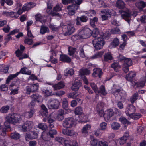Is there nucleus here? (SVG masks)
I'll return each instance as SVG.
<instances>
[{"mask_svg": "<svg viewBox=\"0 0 146 146\" xmlns=\"http://www.w3.org/2000/svg\"><path fill=\"white\" fill-rule=\"evenodd\" d=\"M48 133L50 136L53 138L54 137V136L57 133V131L55 129H51L49 131Z\"/></svg>", "mask_w": 146, "mask_h": 146, "instance_id": "nucleus-55", "label": "nucleus"}, {"mask_svg": "<svg viewBox=\"0 0 146 146\" xmlns=\"http://www.w3.org/2000/svg\"><path fill=\"white\" fill-rule=\"evenodd\" d=\"M23 53V52L20 50L19 49H18L17 50L15 51V54L16 57L19 58L21 57Z\"/></svg>", "mask_w": 146, "mask_h": 146, "instance_id": "nucleus-61", "label": "nucleus"}, {"mask_svg": "<svg viewBox=\"0 0 146 146\" xmlns=\"http://www.w3.org/2000/svg\"><path fill=\"white\" fill-rule=\"evenodd\" d=\"M79 118H78L76 120L79 122L81 123H84L87 122L86 119L85 118H86L85 116L82 117H80V116H78Z\"/></svg>", "mask_w": 146, "mask_h": 146, "instance_id": "nucleus-56", "label": "nucleus"}, {"mask_svg": "<svg viewBox=\"0 0 146 146\" xmlns=\"http://www.w3.org/2000/svg\"><path fill=\"white\" fill-rule=\"evenodd\" d=\"M47 120L48 122L49 125V127L52 129L54 127V120L51 118V116H49L47 119Z\"/></svg>", "mask_w": 146, "mask_h": 146, "instance_id": "nucleus-33", "label": "nucleus"}, {"mask_svg": "<svg viewBox=\"0 0 146 146\" xmlns=\"http://www.w3.org/2000/svg\"><path fill=\"white\" fill-rule=\"evenodd\" d=\"M31 39H29L27 37L25 38L24 43L25 44L29 45H31L33 43V41Z\"/></svg>", "mask_w": 146, "mask_h": 146, "instance_id": "nucleus-50", "label": "nucleus"}, {"mask_svg": "<svg viewBox=\"0 0 146 146\" xmlns=\"http://www.w3.org/2000/svg\"><path fill=\"white\" fill-rule=\"evenodd\" d=\"M104 103L102 102H100L97 105L96 109L97 111L104 110Z\"/></svg>", "mask_w": 146, "mask_h": 146, "instance_id": "nucleus-45", "label": "nucleus"}, {"mask_svg": "<svg viewBox=\"0 0 146 146\" xmlns=\"http://www.w3.org/2000/svg\"><path fill=\"white\" fill-rule=\"evenodd\" d=\"M79 6L77 5L74 3L68 5L67 6V9L68 10V13L70 15H73L75 13V11H76Z\"/></svg>", "mask_w": 146, "mask_h": 146, "instance_id": "nucleus-10", "label": "nucleus"}, {"mask_svg": "<svg viewBox=\"0 0 146 146\" xmlns=\"http://www.w3.org/2000/svg\"><path fill=\"white\" fill-rule=\"evenodd\" d=\"M74 21L72 20L67 21L65 23H61L60 25L62 27V31L65 36L70 35L74 32Z\"/></svg>", "mask_w": 146, "mask_h": 146, "instance_id": "nucleus-2", "label": "nucleus"}, {"mask_svg": "<svg viewBox=\"0 0 146 146\" xmlns=\"http://www.w3.org/2000/svg\"><path fill=\"white\" fill-rule=\"evenodd\" d=\"M91 125L90 124H87L84 126L82 129L81 131L82 133L87 134L88 130L91 128Z\"/></svg>", "mask_w": 146, "mask_h": 146, "instance_id": "nucleus-35", "label": "nucleus"}, {"mask_svg": "<svg viewBox=\"0 0 146 146\" xmlns=\"http://www.w3.org/2000/svg\"><path fill=\"white\" fill-rule=\"evenodd\" d=\"M93 72L92 74V76L94 77H98L99 78H101L103 73L102 69L99 68H94L93 70Z\"/></svg>", "mask_w": 146, "mask_h": 146, "instance_id": "nucleus-14", "label": "nucleus"}, {"mask_svg": "<svg viewBox=\"0 0 146 146\" xmlns=\"http://www.w3.org/2000/svg\"><path fill=\"white\" fill-rule=\"evenodd\" d=\"M98 21V18L97 17H94L93 19H91L90 20V24L92 27L94 28L96 27V24L97 23Z\"/></svg>", "mask_w": 146, "mask_h": 146, "instance_id": "nucleus-32", "label": "nucleus"}, {"mask_svg": "<svg viewBox=\"0 0 146 146\" xmlns=\"http://www.w3.org/2000/svg\"><path fill=\"white\" fill-rule=\"evenodd\" d=\"M74 73V70L72 68H69L67 69L65 71L64 74L65 76H67L69 75L72 76L73 75Z\"/></svg>", "mask_w": 146, "mask_h": 146, "instance_id": "nucleus-36", "label": "nucleus"}, {"mask_svg": "<svg viewBox=\"0 0 146 146\" xmlns=\"http://www.w3.org/2000/svg\"><path fill=\"white\" fill-rule=\"evenodd\" d=\"M65 86L64 82L62 81H60L57 84L52 85V87L54 90L57 89H60L63 88Z\"/></svg>", "mask_w": 146, "mask_h": 146, "instance_id": "nucleus-24", "label": "nucleus"}, {"mask_svg": "<svg viewBox=\"0 0 146 146\" xmlns=\"http://www.w3.org/2000/svg\"><path fill=\"white\" fill-rule=\"evenodd\" d=\"M101 13L108 15L110 17L111 16H115L116 15V12L115 11L111 9H104L101 11Z\"/></svg>", "mask_w": 146, "mask_h": 146, "instance_id": "nucleus-13", "label": "nucleus"}, {"mask_svg": "<svg viewBox=\"0 0 146 146\" xmlns=\"http://www.w3.org/2000/svg\"><path fill=\"white\" fill-rule=\"evenodd\" d=\"M91 141L90 143L91 146H98V140L97 139L94 138L93 136H91Z\"/></svg>", "mask_w": 146, "mask_h": 146, "instance_id": "nucleus-39", "label": "nucleus"}, {"mask_svg": "<svg viewBox=\"0 0 146 146\" xmlns=\"http://www.w3.org/2000/svg\"><path fill=\"white\" fill-rule=\"evenodd\" d=\"M120 127L119 124L116 122H113L111 125L112 128L113 130H118Z\"/></svg>", "mask_w": 146, "mask_h": 146, "instance_id": "nucleus-48", "label": "nucleus"}, {"mask_svg": "<svg viewBox=\"0 0 146 146\" xmlns=\"http://www.w3.org/2000/svg\"><path fill=\"white\" fill-rule=\"evenodd\" d=\"M60 102L56 99L51 98L48 102V107L50 109H56L58 108Z\"/></svg>", "mask_w": 146, "mask_h": 146, "instance_id": "nucleus-6", "label": "nucleus"}, {"mask_svg": "<svg viewBox=\"0 0 146 146\" xmlns=\"http://www.w3.org/2000/svg\"><path fill=\"white\" fill-rule=\"evenodd\" d=\"M31 97L33 98V100L31 102L30 104L33 107L35 105L36 102L38 103L42 102V96L37 94L31 95Z\"/></svg>", "mask_w": 146, "mask_h": 146, "instance_id": "nucleus-8", "label": "nucleus"}, {"mask_svg": "<svg viewBox=\"0 0 146 146\" xmlns=\"http://www.w3.org/2000/svg\"><path fill=\"white\" fill-rule=\"evenodd\" d=\"M10 137L12 139L17 140L20 137V135L19 133H12L10 135Z\"/></svg>", "mask_w": 146, "mask_h": 146, "instance_id": "nucleus-43", "label": "nucleus"}, {"mask_svg": "<svg viewBox=\"0 0 146 146\" xmlns=\"http://www.w3.org/2000/svg\"><path fill=\"white\" fill-rule=\"evenodd\" d=\"M3 14L8 17H14L15 18H17L19 16L17 13L13 11L10 12L4 11L3 13Z\"/></svg>", "mask_w": 146, "mask_h": 146, "instance_id": "nucleus-17", "label": "nucleus"}, {"mask_svg": "<svg viewBox=\"0 0 146 146\" xmlns=\"http://www.w3.org/2000/svg\"><path fill=\"white\" fill-rule=\"evenodd\" d=\"M11 123L10 121L7 120H7L4 122V125L5 127L3 128V127L2 128V133L3 135H5L6 134V132L7 131V129H10V124Z\"/></svg>", "mask_w": 146, "mask_h": 146, "instance_id": "nucleus-19", "label": "nucleus"}, {"mask_svg": "<svg viewBox=\"0 0 146 146\" xmlns=\"http://www.w3.org/2000/svg\"><path fill=\"white\" fill-rule=\"evenodd\" d=\"M96 93H100L104 96H105L107 94L105 86L103 85H102L100 86L99 88V90L98 89Z\"/></svg>", "mask_w": 146, "mask_h": 146, "instance_id": "nucleus-26", "label": "nucleus"}, {"mask_svg": "<svg viewBox=\"0 0 146 146\" xmlns=\"http://www.w3.org/2000/svg\"><path fill=\"white\" fill-rule=\"evenodd\" d=\"M62 133L66 135L71 136L75 134V132L73 130H70L66 128L62 130Z\"/></svg>", "mask_w": 146, "mask_h": 146, "instance_id": "nucleus-22", "label": "nucleus"}, {"mask_svg": "<svg viewBox=\"0 0 146 146\" xmlns=\"http://www.w3.org/2000/svg\"><path fill=\"white\" fill-rule=\"evenodd\" d=\"M90 85L95 93H96V92L98 89L97 85L94 83H91L90 84Z\"/></svg>", "mask_w": 146, "mask_h": 146, "instance_id": "nucleus-60", "label": "nucleus"}, {"mask_svg": "<svg viewBox=\"0 0 146 146\" xmlns=\"http://www.w3.org/2000/svg\"><path fill=\"white\" fill-rule=\"evenodd\" d=\"M114 112L113 110L111 109H108L105 111V117L108 120L114 115Z\"/></svg>", "mask_w": 146, "mask_h": 146, "instance_id": "nucleus-18", "label": "nucleus"}, {"mask_svg": "<svg viewBox=\"0 0 146 146\" xmlns=\"http://www.w3.org/2000/svg\"><path fill=\"white\" fill-rule=\"evenodd\" d=\"M104 53L103 51L98 52L95 54L91 56V58L92 59H94L99 58L102 56Z\"/></svg>", "mask_w": 146, "mask_h": 146, "instance_id": "nucleus-46", "label": "nucleus"}, {"mask_svg": "<svg viewBox=\"0 0 146 146\" xmlns=\"http://www.w3.org/2000/svg\"><path fill=\"white\" fill-rule=\"evenodd\" d=\"M7 144V143L5 139H0V146H5Z\"/></svg>", "mask_w": 146, "mask_h": 146, "instance_id": "nucleus-64", "label": "nucleus"}, {"mask_svg": "<svg viewBox=\"0 0 146 146\" xmlns=\"http://www.w3.org/2000/svg\"><path fill=\"white\" fill-rule=\"evenodd\" d=\"M104 60L105 61H108L112 59V56L110 52H108L106 53L104 56Z\"/></svg>", "mask_w": 146, "mask_h": 146, "instance_id": "nucleus-40", "label": "nucleus"}, {"mask_svg": "<svg viewBox=\"0 0 146 146\" xmlns=\"http://www.w3.org/2000/svg\"><path fill=\"white\" fill-rule=\"evenodd\" d=\"M136 111V108L133 104L130 105L127 107L125 113L127 116L130 117Z\"/></svg>", "mask_w": 146, "mask_h": 146, "instance_id": "nucleus-12", "label": "nucleus"}, {"mask_svg": "<svg viewBox=\"0 0 146 146\" xmlns=\"http://www.w3.org/2000/svg\"><path fill=\"white\" fill-rule=\"evenodd\" d=\"M146 82V78H143L141 79L140 82L137 83V86L138 87H143L145 86Z\"/></svg>", "mask_w": 146, "mask_h": 146, "instance_id": "nucleus-42", "label": "nucleus"}, {"mask_svg": "<svg viewBox=\"0 0 146 146\" xmlns=\"http://www.w3.org/2000/svg\"><path fill=\"white\" fill-rule=\"evenodd\" d=\"M67 113L66 112H65L63 110H59L57 113V119L59 121H62L64 119V115Z\"/></svg>", "mask_w": 146, "mask_h": 146, "instance_id": "nucleus-16", "label": "nucleus"}, {"mask_svg": "<svg viewBox=\"0 0 146 146\" xmlns=\"http://www.w3.org/2000/svg\"><path fill=\"white\" fill-rule=\"evenodd\" d=\"M119 121L124 125L127 124L128 125L130 124V122L125 117L122 116L120 117L119 118Z\"/></svg>", "mask_w": 146, "mask_h": 146, "instance_id": "nucleus-44", "label": "nucleus"}, {"mask_svg": "<svg viewBox=\"0 0 146 146\" xmlns=\"http://www.w3.org/2000/svg\"><path fill=\"white\" fill-rule=\"evenodd\" d=\"M120 30L119 29L116 27L111 29V33L113 34H120Z\"/></svg>", "mask_w": 146, "mask_h": 146, "instance_id": "nucleus-53", "label": "nucleus"}, {"mask_svg": "<svg viewBox=\"0 0 146 146\" xmlns=\"http://www.w3.org/2000/svg\"><path fill=\"white\" fill-rule=\"evenodd\" d=\"M118 59L120 62H123L122 65L123 70L125 73L129 71V67L132 64L131 59L120 55Z\"/></svg>", "mask_w": 146, "mask_h": 146, "instance_id": "nucleus-3", "label": "nucleus"}, {"mask_svg": "<svg viewBox=\"0 0 146 146\" xmlns=\"http://www.w3.org/2000/svg\"><path fill=\"white\" fill-rule=\"evenodd\" d=\"M60 60L62 62L69 63L71 61V58L67 55L65 54H61L60 56Z\"/></svg>", "mask_w": 146, "mask_h": 146, "instance_id": "nucleus-20", "label": "nucleus"}, {"mask_svg": "<svg viewBox=\"0 0 146 146\" xmlns=\"http://www.w3.org/2000/svg\"><path fill=\"white\" fill-rule=\"evenodd\" d=\"M138 6L140 8H144L146 6V2H145L143 1H139L138 2Z\"/></svg>", "mask_w": 146, "mask_h": 146, "instance_id": "nucleus-57", "label": "nucleus"}, {"mask_svg": "<svg viewBox=\"0 0 146 146\" xmlns=\"http://www.w3.org/2000/svg\"><path fill=\"white\" fill-rule=\"evenodd\" d=\"M7 119L13 124L19 123L21 119L20 115L17 113L9 114Z\"/></svg>", "mask_w": 146, "mask_h": 146, "instance_id": "nucleus-5", "label": "nucleus"}, {"mask_svg": "<svg viewBox=\"0 0 146 146\" xmlns=\"http://www.w3.org/2000/svg\"><path fill=\"white\" fill-rule=\"evenodd\" d=\"M35 112V110L33 108L31 109L27 113V114H28V117L29 118L32 117L33 115L34 114Z\"/></svg>", "mask_w": 146, "mask_h": 146, "instance_id": "nucleus-59", "label": "nucleus"}, {"mask_svg": "<svg viewBox=\"0 0 146 146\" xmlns=\"http://www.w3.org/2000/svg\"><path fill=\"white\" fill-rule=\"evenodd\" d=\"M65 146H78L77 142L74 140H70L66 142L65 143Z\"/></svg>", "mask_w": 146, "mask_h": 146, "instance_id": "nucleus-31", "label": "nucleus"}, {"mask_svg": "<svg viewBox=\"0 0 146 146\" xmlns=\"http://www.w3.org/2000/svg\"><path fill=\"white\" fill-rule=\"evenodd\" d=\"M41 137L45 141L50 140L52 137L50 136L48 133L43 132L41 134Z\"/></svg>", "mask_w": 146, "mask_h": 146, "instance_id": "nucleus-27", "label": "nucleus"}, {"mask_svg": "<svg viewBox=\"0 0 146 146\" xmlns=\"http://www.w3.org/2000/svg\"><path fill=\"white\" fill-rule=\"evenodd\" d=\"M80 74L82 75H89L90 74V70L87 68L81 70L80 71Z\"/></svg>", "mask_w": 146, "mask_h": 146, "instance_id": "nucleus-52", "label": "nucleus"}, {"mask_svg": "<svg viewBox=\"0 0 146 146\" xmlns=\"http://www.w3.org/2000/svg\"><path fill=\"white\" fill-rule=\"evenodd\" d=\"M83 111L82 108L81 106H78L75 108L74 113L75 115L79 116L82 113Z\"/></svg>", "mask_w": 146, "mask_h": 146, "instance_id": "nucleus-34", "label": "nucleus"}, {"mask_svg": "<svg viewBox=\"0 0 146 146\" xmlns=\"http://www.w3.org/2000/svg\"><path fill=\"white\" fill-rule=\"evenodd\" d=\"M92 41V44L96 50H98L102 48L105 44L104 38H102L94 37Z\"/></svg>", "mask_w": 146, "mask_h": 146, "instance_id": "nucleus-4", "label": "nucleus"}, {"mask_svg": "<svg viewBox=\"0 0 146 146\" xmlns=\"http://www.w3.org/2000/svg\"><path fill=\"white\" fill-rule=\"evenodd\" d=\"M42 93L46 96H48L51 95L52 90H49L47 89L45 90H42Z\"/></svg>", "mask_w": 146, "mask_h": 146, "instance_id": "nucleus-63", "label": "nucleus"}, {"mask_svg": "<svg viewBox=\"0 0 146 146\" xmlns=\"http://www.w3.org/2000/svg\"><path fill=\"white\" fill-rule=\"evenodd\" d=\"M9 109V106L8 105H6L2 106L0 110L1 113H3L7 112Z\"/></svg>", "mask_w": 146, "mask_h": 146, "instance_id": "nucleus-51", "label": "nucleus"}, {"mask_svg": "<svg viewBox=\"0 0 146 146\" xmlns=\"http://www.w3.org/2000/svg\"><path fill=\"white\" fill-rule=\"evenodd\" d=\"M74 123V119L72 118H68L65 119L63 121V126L67 128L71 127Z\"/></svg>", "mask_w": 146, "mask_h": 146, "instance_id": "nucleus-7", "label": "nucleus"}, {"mask_svg": "<svg viewBox=\"0 0 146 146\" xmlns=\"http://www.w3.org/2000/svg\"><path fill=\"white\" fill-rule=\"evenodd\" d=\"M142 116L141 114L137 113H134L130 118L135 120H137L140 118Z\"/></svg>", "mask_w": 146, "mask_h": 146, "instance_id": "nucleus-41", "label": "nucleus"}, {"mask_svg": "<svg viewBox=\"0 0 146 146\" xmlns=\"http://www.w3.org/2000/svg\"><path fill=\"white\" fill-rule=\"evenodd\" d=\"M99 33V29L98 28H95L92 31L88 28H84L79 32L78 35L81 38L84 39L91 36L93 37H97Z\"/></svg>", "mask_w": 146, "mask_h": 146, "instance_id": "nucleus-1", "label": "nucleus"}, {"mask_svg": "<svg viewBox=\"0 0 146 146\" xmlns=\"http://www.w3.org/2000/svg\"><path fill=\"white\" fill-rule=\"evenodd\" d=\"M82 85V83L80 81L75 82L72 86L71 89L73 91H77Z\"/></svg>", "mask_w": 146, "mask_h": 146, "instance_id": "nucleus-25", "label": "nucleus"}, {"mask_svg": "<svg viewBox=\"0 0 146 146\" xmlns=\"http://www.w3.org/2000/svg\"><path fill=\"white\" fill-rule=\"evenodd\" d=\"M19 74V72H17L14 74H11L8 76L6 80V84H8L10 81L16 77Z\"/></svg>", "mask_w": 146, "mask_h": 146, "instance_id": "nucleus-29", "label": "nucleus"}, {"mask_svg": "<svg viewBox=\"0 0 146 146\" xmlns=\"http://www.w3.org/2000/svg\"><path fill=\"white\" fill-rule=\"evenodd\" d=\"M38 87L39 85L38 83L32 84L29 86H28L26 87V93L29 94L31 92H35L38 90Z\"/></svg>", "mask_w": 146, "mask_h": 146, "instance_id": "nucleus-9", "label": "nucleus"}, {"mask_svg": "<svg viewBox=\"0 0 146 146\" xmlns=\"http://www.w3.org/2000/svg\"><path fill=\"white\" fill-rule=\"evenodd\" d=\"M96 14L95 11L93 10H90L88 11L87 13L88 16L92 17L94 16Z\"/></svg>", "mask_w": 146, "mask_h": 146, "instance_id": "nucleus-62", "label": "nucleus"}, {"mask_svg": "<svg viewBox=\"0 0 146 146\" xmlns=\"http://www.w3.org/2000/svg\"><path fill=\"white\" fill-rule=\"evenodd\" d=\"M62 108L65 110L68 111L69 110L68 108V102L66 98H64L62 102Z\"/></svg>", "mask_w": 146, "mask_h": 146, "instance_id": "nucleus-38", "label": "nucleus"}, {"mask_svg": "<svg viewBox=\"0 0 146 146\" xmlns=\"http://www.w3.org/2000/svg\"><path fill=\"white\" fill-rule=\"evenodd\" d=\"M68 54L70 56L74 55L76 51V49L75 48H74L71 46L68 47Z\"/></svg>", "mask_w": 146, "mask_h": 146, "instance_id": "nucleus-37", "label": "nucleus"}, {"mask_svg": "<svg viewBox=\"0 0 146 146\" xmlns=\"http://www.w3.org/2000/svg\"><path fill=\"white\" fill-rule=\"evenodd\" d=\"M88 20L87 17L85 15H82L79 17L77 16L75 19L76 24L78 26H82V22H86Z\"/></svg>", "mask_w": 146, "mask_h": 146, "instance_id": "nucleus-11", "label": "nucleus"}, {"mask_svg": "<svg viewBox=\"0 0 146 146\" xmlns=\"http://www.w3.org/2000/svg\"><path fill=\"white\" fill-rule=\"evenodd\" d=\"M111 67L114 69L115 71L117 72L119 71L118 69L120 68V66L118 63L114 62L111 65Z\"/></svg>", "mask_w": 146, "mask_h": 146, "instance_id": "nucleus-47", "label": "nucleus"}, {"mask_svg": "<svg viewBox=\"0 0 146 146\" xmlns=\"http://www.w3.org/2000/svg\"><path fill=\"white\" fill-rule=\"evenodd\" d=\"M138 97V94L137 93H135L132 96V97H131L130 99V101L132 104H133L135 101L137 99Z\"/></svg>", "mask_w": 146, "mask_h": 146, "instance_id": "nucleus-54", "label": "nucleus"}, {"mask_svg": "<svg viewBox=\"0 0 146 146\" xmlns=\"http://www.w3.org/2000/svg\"><path fill=\"white\" fill-rule=\"evenodd\" d=\"M38 127L42 130H46L47 128L48 127L45 123H39Z\"/></svg>", "mask_w": 146, "mask_h": 146, "instance_id": "nucleus-49", "label": "nucleus"}, {"mask_svg": "<svg viewBox=\"0 0 146 146\" xmlns=\"http://www.w3.org/2000/svg\"><path fill=\"white\" fill-rule=\"evenodd\" d=\"M36 6L35 3L32 2L27 3L25 4L22 8L24 11H27Z\"/></svg>", "mask_w": 146, "mask_h": 146, "instance_id": "nucleus-15", "label": "nucleus"}, {"mask_svg": "<svg viewBox=\"0 0 146 146\" xmlns=\"http://www.w3.org/2000/svg\"><path fill=\"white\" fill-rule=\"evenodd\" d=\"M98 146H108V143L105 141L102 140L99 141Z\"/></svg>", "mask_w": 146, "mask_h": 146, "instance_id": "nucleus-58", "label": "nucleus"}, {"mask_svg": "<svg viewBox=\"0 0 146 146\" xmlns=\"http://www.w3.org/2000/svg\"><path fill=\"white\" fill-rule=\"evenodd\" d=\"M49 30L48 28L45 25H42L41 26L40 33L42 35L45 34L46 33H49Z\"/></svg>", "mask_w": 146, "mask_h": 146, "instance_id": "nucleus-30", "label": "nucleus"}, {"mask_svg": "<svg viewBox=\"0 0 146 146\" xmlns=\"http://www.w3.org/2000/svg\"><path fill=\"white\" fill-rule=\"evenodd\" d=\"M136 74L134 72L131 71L126 75V78L127 80L132 82Z\"/></svg>", "mask_w": 146, "mask_h": 146, "instance_id": "nucleus-23", "label": "nucleus"}, {"mask_svg": "<svg viewBox=\"0 0 146 146\" xmlns=\"http://www.w3.org/2000/svg\"><path fill=\"white\" fill-rule=\"evenodd\" d=\"M125 3L122 0H118L116 3V6L119 9H122L125 7Z\"/></svg>", "mask_w": 146, "mask_h": 146, "instance_id": "nucleus-28", "label": "nucleus"}, {"mask_svg": "<svg viewBox=\"0 0 146 146\" xmlns=\"http://www.w3.org/2000/svg\"><path fill=\"white\" fill-rule=\"evenodd\" d=\"M119 44V39L117 38H115L109 45V47L111 48H114L118 46Z\"/></svg>", "mask_w": 146, "mask_h": 146, "instance_id": "nucleus-21", "label": "nucleus"}]
</instances>
